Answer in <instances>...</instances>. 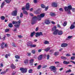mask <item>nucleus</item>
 <instances>
[{"mask_svg": "<svg viewBox=\"0 0 75 75\" xmlns=\"http://www.w3.org/2000/svg\"><path fill=\"white\" fill-rule=\"evenodd\" d=\"M45 16V13H43L40 14V15H38L37 17L34 16L32 18L31 23L32 24H34L35 23V21L36 20H41V18H43Z\"/></svg>", "mask_w": 75, "mask_h": 75, "instance_id": "1", "label": "nucleus"}, {"mask_svg": "<svg viewBox=\"0 0 75 75\" xmlns=\"http://www.w3.org/2000/svg\"><path fill=\"white\" fill-rule=\"evenodd\" d=\"M21 21L19 20L18 21H14L12 22V24H15L14 25V27H16V28H18L20 25L21 24Z\"/></svg>", "mask_w": 75, "mask_h": 75, "instance_id": "2", "label": "nucleus"}, {"mask_svg": "<svg viewBox=\"0 0 75 75\" xmlns=\"http://www.w3.org/2000/svg\"><path fill=\"white\" fill-rule=\"evenodd\" d=\"M72 6L70 5L68 6V7L65 6L64 7V10L65 11H67V13L69 14H71V12L70 11V10L72 9Z\"/></svg>", "mask_w": 75, "mask_h": 75, "instance_id": "3", "label": "nucleus"}, {"mask_svg": "<svg viewBox=\"0 0 75 75\" xmlns=\"http://www.w3.org/2000/svg\"><path fill=\"white\" fill-rule=\"evenodd\" d=\"M49 69H50V71H53L55 74H56L57 72H56V71L55 70L56 69V68L55 66H51L49 67Z\"/></svg>", "mask_w": 75, "mask_h": 75, "instance_id": "4", "label": "nucleus"}, {"mask_svg": "<svg viewBox=\"0 0 75 75\" xmlns=\"http://www.w3.org/2000/svg\"><path fill=\"white\" fill-rule=\"evenodd\" d=\"M20 70L21 71L22 73H26L27 72V69L26 68H24L22 67L20 69Z\"/></svg>", "mask_w": 75, "mask_h": 75, "instance_id": "5", "label": "nucleus"}, {"mask_svg": "<svg viewBox=\"0 0 75 75\" xmlns=\"http://www.w3.org/2000/svg\"><path fill=\"white\" fill-rule=\"evenodd\" d=\"M42 35V33L41 32H37L36 33V37H40L41 35Z\"/></svg>", "mask_w": 75, "mask_h": 75, "instance_id": "6", "label": "nucleus"}, {"mask_svg": "<svg viewBox=\"0 0 75 75\" xmlns=\"http://www.w3.org/2000/svg\"><path fill=\"white\" fill-rule=\"evenodd\" d=\"M25 8L26 10H29L30 9V4L29 3H26L25 6Z\"/></svg>", "mask_w": 75, "mask_h": 75, "instance_id": "7", "label": "nucleus"}, {"mask_svg": "<svg viewBox=\"0 0 75 75\" xmlns=\"http://www.w3.org/2000/svg\"><path fill=\"white\" fill-rule=\"evenodd\" d=\"M17 11H13L11 13V15L14 16H16L17 15Z\"/></svg>", "mask_w": 75, "mask_h": 75, "instance_id": "8", "label": "nucleus"}, {"mask_svg": "<svg viewBox=\"0 0 75 75\" xmlns=\"http://www.w3.org/2000/svg\"><path fill=\"white\" fill-rule=\"evenodd\" d=\"M68 46V44L66 43H63L62 44L61 46L62 47H65Z\"/></svg>", "mask_w": 75, "mask_h": 75, "instance_id": "9", "label": "nucleus"}, {"mask_svg": "<svg viewBox=\"0 0 75 75\" xmlns=\"http://www.w3.org/2000/svg\"><path fill=\"white\" fill-rule=\"evenodd\" d=\"M33 62H34V59H32L30 60L29 63L30 64V65L33 66Z\"/></svg>", "mask_w": 75, "mask_h": 75, "instance_id": "10", "label": "nucleus"}, {"mask_svg": "<svg viewBox=\"0 0 75 75\" xmlns=\"http://www.w3.org/2000/svg\"><path fill=\"white\" fill-rule=\"evenodd\" d=\"M43 57V55L42 54H40L38 57V60L40 61L42 59V57Z\"/></svg>", "mask_w": 75, "mask_h": 75, "instance_id": "11", "label": "nucleus"}, {"mask_svg": "<svg viewBox=\"0 0 75 75\" xmlns=\"http://www.w3.org/2000/svg\"><path fill=\"white\" fill-rule=\"evenodd\" d=\"M52 7H57V4L55 2H53L52 4Z\"/></svg>", "mask_w": 75, "mask_h": 75, "instance_id": "12", "label": "nucleus"}, {"mask_svg": "<svg viewBox=\"0 0 75 75\" xmlns=\"http://www.w3.org/2000/svg\"><path fill=\"white\" fill-rule=\"evenodd\" d=\"M63 34V32H62V30H59V31L58 30V35H62Z\"/></svg>", "mask_w": 75, "mask_h": 75, "instance_id": "13", "label": "nucleus"}, {"mask_svg": "<svg viewBox=\"0 0 75 75\" xmlns=\"http://www.w3.org/2000/svg\"><path fill=\"white\" fill-rule=\"evenodd\" d=\"M63 63L64 64H65V65H68V64H70V62H67L66 61H63Z\"/></svg>", "mask_w": 75, "mask_h": 75, "instance_id": "14", "label": "nucleus"}, {"mask_svg": "<svg viewBox=\"0 0 75 75\" xmlns=\"http://www.w3.org/2000/svg\"><path fill=\"white\" fill-rule=\"evenodd\" d=\"M32 45V42H29L27 43V46L28 47H31V46Z\"/></svg>", "mask_w": 75, "mask_h": 75, "instance_id": "15", "label": "nucleus"}, {"mask_svg": "<svg viewBox=\"0 0 75 75\" xmlns=\"http://www.w3.org/2000/svg\"><path fill=\"white\" fill-rule=\"evenodd\" d=\"M57 30H58L57 29V27H56V26H54L52 30V31H55Z\"/></svg>", "mask_w": 75, "mask_h": 75, "instance_id": "16", "label": "nucleus"}, {"mask_svg": "<svg viewBox=\"0 0 75 75\" xmlns=\"http://www.w3.org/2000/svg\"><path fill=\"white\" fill-rule=\"evenodd\" d=\"M11 67L12 68V69H15L16 68V66L14 65V64H12L11 65Z\"/></svg>", "mask_w": 75, "mask_h": 75, "instance_id": "17", "label": "nucleus"}, {"mask_svg": "<svg viewBox=\"0 0 75 75\" xmlns=\"http://www.w3.org/2000/svg\"><path fill=\"white\" fill-rule=\"evenodd\" d=\"M58 30H56L55 31H54V32L53 33V34L54 35H57V34L58 33Z\"/></svg>", "mask_w": 75, "mask_h": 75, "instance_id": "18", "label": "nucleus"}, {"mask_svg": "<svg viewBox=\"0 0 75 75\" xmlns=\"http://www.w3.org/2000/svg\"><path fill=\"white\" fill-rule=\"evenodd\" d=\"M24 63L25 64H27L28 63V59H26L24 61Z\"/></svg>", "mask_w": 75, "mask_h": 75, "instance_id": "19", "label": "nucleus"}, {"mask_svg": "<svg viewBox=\"0 0 75 75\" xmlns=\"http://www.w3.org/2000/svg\"><path fill=\"white\" fill-rule=\"evenodd\" d=\"M75 25H74L72 24L71 25V26L70 28L71 29H74V28H75Z\"/></svg>", "mask_w": 75, "mask_h": 75, "instance_id": "20", "label": "nucleus"}, {"mask_svg": "<svg viewBox=\"0 0 75 75\" xmlns=\"http://www.w3.org/2000/svg\"><path fill=\"white\" fill-rule=\"evenodd\" d=\"M35 32H33L31 33L30 35V37H33V36H34V35L35 34Z\"/></svg>", "mask_w": 75, "mask_h": 75, "instance_id": "21", "label": "nucleus"}, {"mask_svg": "<svg viewBox=\"0 0 75 75\" xmlns=\"http://www.w3.org/2000/svg\"><path fill=\"white\" fill-rule=\"evenodd\" d=\"M61 58L62 59H63V60H66L67 59V57H65L62 56L61 57Z\"/></svg>", "mask_w": 75, "mask_h": 75, "instance_id": "22", "label": "nucleus"}, {"mask_svg": "<svg viewBox=\"0 0 75 75\" xmlns=\"http://www.w3.org/2000/svg\"><path fill=\"white\" fill-rule=\"evenodd\" d=\"M45 23H46V24H50V22L49 20H47L45 21Z\"/></svg>", "mask_w": 75, "mask_h": 75, "instance_id": "23", "label": "nucleus"}, {"mask_svg": "<svg viewBox=\"0 0 75 75\" xmlns=\"http://www.w3.org/2000/svg\"><path fill=\"white\" fill-rule=\"evenodd\" d=\"M59 53L58 52H54V55L55 56H57L58 55V54H59Z\"/></svg>", "mask_w": 75, "mask_h": 75, "instance_id": "24", "label": "nucleus"}, {"mask_svg": "<svg viewBox=\"0 0 75 75\" xmlns=\"http://www.w3.org/2000/svg\"><path fill=\"white\" fill-rule=\"evenodd\" d=\"M50 47H48L46 48V49H44V51H46V52H47L49 51L50 50Z\"/></svg>", "mask_w": 75, "mask_h": 75, "instance_id": "25", "label": "nucleus"}, {"mask_svg": "<svg viewBox=\"0 0 75 75\" xmlns=\"http://www.w3.org/2000/svg\"><path fill=\"white\" fill-rule=\"evenodd\" d=\"M50 44V42L47 40H45L44 42V44Z\"/></svg>", "mask_w": 75, "mask_h": 75, "instance_id": "26", "label": "nucleus"}, {"mask_svg": "<svg viewBox=\"0 0 75 75\" xmlns=\"http://www.w3.org/2000/svg\"><path fill=\"white\" fill-rule=\"evenodd\" d=\"M4 45V42H3L2 44H1V48H2V49H3L4 48V46H3V45Z\"/></svg>", "mask_w": 75, "mask_h": 75, "instance_id": "27", "label": "nucleus"}, {"mask_svg": "<svg viewBox=\"0 0 75 75\" xmlns=\"http://www.w3.org/2000/svg\"><path fill=\"white\" fill-rule=\"evenodd\" d=\"M8 26L10 28H11L13 27V24L11 23H10L8 25Z\"/></svg>", "mask_w": 75, "mask_h": 75, "instance_id": "28", "label": "nucleus"}, {"mask_svg": "<svg viewBox=\"0 0 75 75\" xmlns=\"http://www.w3.org/2000/svg\"><path fill=\"white\" fill-rule=\"evenodd\" d=\"M67 25V22L65 21L63 23V25L64 27H65Z\"/></svg>", "mask_w": 75, "mask_h": 75, "instance_id": "29", "label": "nucleus"}, {"mask_svg": "<svg viewBox=\"0 0 75 75\" xmlns=\"http://www.w3.org/2000/svg\"><path fill=\"white\" fill-rule=\"evenodd\" d=\"M5 3V2H4L1 4V8H3V6H4Z\"/></svg>", "mask_w": 75, "mask_h": 75, "instance_id": "30", "label": "nucleus"}, {"mask_svg": "<svg viewBox=\"0 0 75 75\" xmlns=\"http://www.w3.org/2000/svg\"><path fill=\"white\" fill-rule=\"evenodd\" d=\"M33 69H30L28 70V72L30 74H31V73H33Z\"/></svg>", "mask_w": 75, "mask_h": 75, "instance_id": "31", "label": "nucleus"}, {"mask_svg": "<svg viewBox=\"0 0 75 75\" xmlns=\"http://www.w3.org/2000/svg\"><path fill=\"white\" fill-rule=\"evenodd\" d=\"M41 6L42 8H45V6L43 4H42L41 5Z\"/></svg>", "mask_w": 75, "mask_h": 75, "instance_id": "32", "label": "nucleus"}, {"mask_svg": "<svg viewBox=\"0 0 75 75\" xmlns=\"http://www.w3.org/2000/svg\"><path fill=\"white\" fill-rule=\"evenodd\" d=\"M37 45H31L30 47L31 48H34V47H35Z\"/></svg>", "mask_w": 75, "mask_h": 75, "instance_id": "33", "label": "nucleus"}, {"mask_svg": "<svg viewBox=\"0 0 75 75\" xmlns=\"http://www.w3.org/2000/svg\"><path fill=\"white\" fill-rule=\"evenodd\" d=\"M41 67H42L41 65H39L37 67V68L38 69H41Z\"/></svg>", "mask_w": 75, "mask_h": 75, "instance_id": "34", "label": "nucleus"}, {"mask_svg": "<svg viewBox=\"0 0 75 75\" xmlns=\"http://www.w3.org/2000/svg\"><path fill=\"white\" fill-rule=\"evenodd\" d=\"M75 56H72L71 58V60H74L75 59Z\"/></svg>", "mask_w": 75, "mask_h": 75, "instance_id": "35", "label": "nucleus"}, {"mask_svg": "<svg viewBox=\"0 0 75 75\" xmlns=\"http://www.w3.org/2000/svg\"><path fill=\"white\" fill-rule=\"evenodd\" d=\"M5 1L6 3H7L8 4L10 3V1H8V0H5Z\"/></svg>", "mask_w": 75, "mask_h": 75, "instance_id": "36", "label": "nucleus"}, {"mask_svg": "<svg viewBox=\"0 0 75 75\" xmlns=\"http://www.w3.org/2000/svg\"><path fill=\"white\" fill-rule=\"evenodd\" d=\"M23 14L27 15V14H28V12H27L26 11H23Z\"/></svg>", "mask_w": 75, "mask_h": 75, "instance_id": "37", "label": "nucleus"}, {"mask_svg": "<svg viewBox=\"0 0 75 75\" xmlns=\"http://www.w3.org/2000/svg\"><path fill=\"white\" fill-rule=\"evenodd\" d=\"M1 18L2 20H4L5 18V17H4V16H3L1 17Z\"/></svg>", "mask_w": 75, "mask_h": 75, "instance_id": "38", "label": "nucleus"}, {"mask_svg": "<svg viewBox=\"0 0 75 75\" xmlns=\"http://www.w3.org/2000/svg\"><path fill=\"white\" fill-rule=\"evenodd\" d=\"M9 29H6L5 30V31L6 33H7V32H8L9 31Z\"/></svg>", "mask_w": 75, "mask_h": 75, "instance_id": "39", "label": "nucleus"}, {"mask_svg": "<svg viewBox=\"0 0 75 75\" xmlns=\"http://www.w3.org/2000/svg\"><path fill=\"white\" fill-rule=\"evenodd\" d=\"M16 58H17V59H20V56H18V55H16L15 56Z\"/></svg>", "mask_w": 75, "mask_h": 75, "instance_id": "40", "label": "nucleus"}, {"mask_svg": "<svg viewBox=\"0 0 75 75\" xmlns=\"http://www.w3.org/2000/svg\"><path fill=\"white\" fill-rule=\"evenodd\" d=\"M6 71H4V72H2L1 73V74H2V75H3V74H6Z\"/></svg>", "mask_w": 75, "mask_h": 75, "instance_id": "41", "label": "nucleus"}, {"mask_svg": "<svg viewBox=\"0 0 75 75\" xmlns=\"http://www.w3.org/2000/svg\"><path fill=\"white\" fill-rule=\"evenodd\" d=\"M23 16V13H21L20 17H21V18H22Z\"/></svg>", "mask_w": 75, "mask_h": 75, "instance_id": "42", "label": "nucleus"}, {"mask_svg": "<svg viewBox=\"0 0 75 75\" xmlns=\"http://www.w3.org/2000/svg\"><path fill=\"white\" fill-rule=\"evenodd\" d=\"M12 46H13V47H16V45H15V44L14 42L12 43Z\"/></svg>", "mask_w": 75, "mask_h": 75, "instance_id": "43", "label": "nucleus"}, {"mask_svg": "<svg viewBox=\"0 0 75 75\" xmlns=\"http://www.w3.org/2000/svg\"><path fill=\"white\" fill-rule=\"evenodd\" d=\"M50 16H55V14L52 13L50 14Z\"/></svg>", "mask_w": 75, "mask_h": 75, "instance_id": "44", "label": "nucleus"}, {"mask_svg": "<svg viewBox=\"0 0 75 75\" xmlns=\"http://www.w3.org/2000/svg\"><path fill=\"white\" fill-rule=\"evenodd\" d=\"M35 50H33L32 51V53L33 54H35Z\"/></svg>", "mask_w": 75, "mask_h": 75, "instance_id": "45", "label": "nucleus"}, {"mask_svg": "<svg viewBox=\"0 0 75 75\" xmlns=\"http://www.w3.org/2000/svg\"><path fill=\"white\" fill-rule=\"evenodd\" d=\"M71 72V70L69 69V70L66 71V73H68V72Z\"/></svg>", "mask_w": 75, "mask_h": 75, "instance_id": "46", "label": "nucleus"}, {"mask_svg": "<svg viewBox=\"0 0 75 75\" xmlns=\"http://www.w3.org/2000/svg\"><path fill=\"white\" fill-rule=\"evenodd\" d=\"M18 38H23V36L21 35H18Z\"/></svg>", "mask_w": 75, "mask_h": 75, "instance_id": "47", "label": "nucleus"}, {"mask_svg": "<svg viewBox=\"0 0 75 75\" xmlns=\"http://www.w3.org/2000/svg\"><path fill=\"white\" fill-rule=\"evenodd\" d=\"M50 59V55L48 54L47 56V59L48 60Z\"/></svg>", "mask_w": 75, "mask_h": 75, "instance_id": "48", "label": "nucleus"}, {"mask_svg": "<svg viewBox=\"0 0 75 75\" xmlns=\"http://www.w3.org/2000/svg\"><path fill=\"white\" fill-rule=\"evenodd\" d=\"M4 47H5V48H7V47H8V45H7V43L5 45Z\"/></svg>", "mask_w": 75, "mask_h": 75, "instance_id": "49", "label": "nucleus"}, {"mask_svg": "<svg viewBox=\"0 0 75 75\" xmlns=\"http://www.w3.org/2000/svg\"><path fill=\"white\" fill-rule=\"evenodd\" d=\"M25 7H22V10H23V11H25L24 10H25Z\"/></svg>", "mask_w": 75, "mask_h": 75, "instance_id": "50", "label": "nucleus"}, {"mask_svg": "<svg viewBox=\"0 0 75 75\" xmlns=\"http://www.w3.org/2000/svg\"><path fill=\"white\" fill-rule=\"evenodd\" d=\"M66 57H70L71 55L69 54H66Z\"/></svg>", "mask_w": 75, "mask_h": 75, "instance_id": "51", "label": "nucleus"}, {"mask_svg": "<svg viewBox=\"0 0 75 75\" xmlns=\"http://www.w3.org/2000/svg\"><path fill=\"white\" fill-rule=\"evenodd\" d=\"M33 2L34 3H37V0H34Z\"/></svg>", "mask_w": 75, "mask_h": 75, "instance_id": "52", "label": "nucleus"}, {"mask_svg": "<svg viewBox=\"0 0 75 75\" xmlns=\"http://www.w3.org/2000/svg\"><path fill=\"white\" fill-rule=\"evenodd\" d=\"M70 62H72V63H73V64H74V65H75V62L72 61V60H71V61H70Z\"/></svg>", "mask_w": 75, "mask_h": 75, "instance_id": "53", "label": "nucleus"}, {"mask_svg": "<svg viewBox=\"0 0 75 75\" xmlns=\"http://www.w3.org/2000/svg\"><path fill=\"white\" fill-rule=\"evenodd\" d=\"M5 57L6 58H8V54H5Z\"/></svg>", "mask_w": 75, "mask_h": 75, "instance_id": "54", "label": "nucleus"}, {"mask_svg": "<svg viewBox=\"0 0 75 75\" xmlns=\"http://www.w3.org/2000/svg\"><path fill=\"white\" fill-rule=\"evenodd\" d=\"M0 39L2 40H3V41L5 40V38H0Z\"/></svg>", "mask_w": 75, "mask_h": 75, "instance_id": "55", "label": "nucleus"}, {"mask_svg": "<svg viewBox=\"0 0 75 75\" xmlns=\"http://www.w3.org/2000/svg\"><path fill=\"white\" fill-rule=\"evenodd\" d=\"M59 10L61 11H63V9H62V8H60Z\"/></svg>", "mask_w": 75, "mask_h": 75, "instance_id": "56", "label": "nucleus"}, {"mask_svg": "<svg viewBox=\"0 0 75 75\" xmlns=\"http://www.w3.org/2000/svg\"><path fill=\"white\" fill-rule=\"evenodd\" d=\"M48 6H47L45 8V11H47V10H48Z\"/></svg>", "mask_w": 75, "mask_h": 75, "instance_id": "57", "label": "nucleus"}, {"mask_svg": "<svg viewBox=\"0 0 75 75\" xmlns=\"http://www.w3.org/2000/svg\"><path fill=\"white\" fill-rule=\"evenodd\" d=\"M0 66L1 67H3L4 65H3V63H1L0 64Z\"/></svg>", "mask_w": 75, "mask_h": 75, "instance_id": "58", "label": "nucleus"}, {"mask_svg": "<svg viewBox=\"0 0 75 75\" xmlns=\"http://www.w3.org/2000/svg\"><path fill=\"white\" fill-rule=\"evenodd\" d=\"M72 11H73V12L75 11V9L74 8H72L71 9Z\"/></svg>", "mask_w": 75, "mask_h": 75, "instance_id": "59", "label": "nucleus"}, {"mask_svg": "<svg viewBox=\"0 0 75 75\" xmlns=\"http://www.w3.org/2000/svg\"><path fill=\"white\" fill-rule=\"evenodd\" d=\"M51 23L52 24H55V23L54 21H52Z\"/></svg>", "mask_w": 75, "mask_h": 75, "instance_id": "60", "label": "nucleus"}, {"mask_svg": "<svg viewBox=\"0 0 75 75\" xmlns=\"http://www.w3.org/2000/svg\"><path fill=\"white\" fill-rule=\"evenodd\" d=\"M31 53H28V56H30V55H31Z\"/></svg>", "mask_w": 75, "mask_h": 75, "instance_id": "61", "label": "nucleus"}, {"mask_svg": "<svg viewBox=\"0 0 75 75\" xmlns=\"http://www.w3.org/2000/svg\"><path fill=\"white\" fill-rule=\"evenodd\" d=\"M38 30V28L37 27L36 28L35 31H37Z\"/></svg>", "mask_w": 75, "mask_h": 75, "instance_id": "62", "label": "nucleus"}, {"mask_svg": "<svg viewBox=\"0 0 75 75\" xmlns=\"http://www.w3.org/2000/svg\"><path fill=\"white\" fill-rule=\"evenodd\" d=\"M6 35H7V37H8L10 36V35L8 34H7Z\"/></svg>", "mask_w": 75, "mask_h": 75, "instance_id": "63", "label": "nucleus"}, {"mask_svg": "<svg viewBox=\"0 0 75 75\" xmlns=\"http://www.w3.org/2000/svg\"><path fill=\"white\" fill-rule=\"evenodd\" d=\"M54 50H51L49 51V52H54Z\"/></svg>", "mask_w": 75, "mask_h": 75, "instance_id": "64", "label": "nucleus"}]
</instances>
